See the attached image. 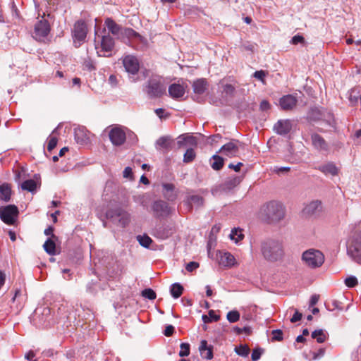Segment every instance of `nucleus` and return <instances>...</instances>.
Masks as SVG:
<instances>
[{
    "label": "nucleus",
    "instance_id": "obj_1",
    "mask_svg": "<svg viewBox=\"0 0 361 361\" xmlns=\"http://www.w3.org/2000/svg\"><path fill=\"white\" fill-rule=\"evenodd\" d=\"M261 252L267 261L276 262L280 260L284 255L283 243L278 240H267L261 244Z\"/></svg>",
    "mask_w": 361,
    "mask_h": 361
},
{
    "label": "nucleus",
    "instance_id": "obj_2",
    "mask_svg": "<svg viewBox=\"0 0 361 361\" xmlns=\"http://www.w3.org/2000/svg\"><path fill=\"white\" fill-rule=\"evenodd\" d=\"M261 214L270 222H278L285 216L283 205L277 201H271L261 209Z\"/></svg>",
    "mask_w": 361,
    "mask_h": 361
},
{
    "label": "nucleus",
    "instance_id": "obj_3",
    "mask_svg": "<svg viewBox=\"0 0 361 361\" xmlns=\"http://www.w3.org/2000/svg\"><path fill=\"white\" fill-rule=\"evenodd\" d=\"M347 253L353 261L361 264V231L355 232L348 241Z\"/></svg>",
    "mask_w": 361,
    "mask_h": 361
},
{
    "label": "nucleus",
    "instance_id": "obj_4",
    "mask_svg": "<svg viewBox=\"0 0 361 361\" xmlns=\"http://www.w3.org/2000/svg\"><path fill=\"white\" fill-rule=\"evenodd\" d=\"M106 217L122 228L127 226L130 221V214L121 207L109 209L106 213Z\"/></svg>",
    "mask_w": 361,
    "mask_h": 361
},
{
    "label": "nucleus",
    "instance_id": "obj_5",
    "mask_svg": "<svg viewBox=\"0 0 361 361\" xmlns=\"http://www.w3.org/2000/svg\"><path fill=\"white\" fill-rule=\"evenodd\" d=\"M50 31L51 26L47 20L42 18L35 24L32 36L35 40L46 43L49 41Z\"/></svg>",
    "mask_w": 361,
    "mask_h": 361
},
{
    "label": "nucleus",
    "instance_id": "obj_6",
    "mask_svg": "<svg viewBox=\"0 0 361 361\" xmlns=\"http://www.w3.org/2000/svg\"><path fill=\"white\" fill-rule=\"evenodd\" d=\"M335 124L332 113L326 110L317 109V131H325L326 128L334 127Z\"/></svg>",
    "mask_w": 361,
    "mask_h": 361
},
{
    "label": "nucleus",
    "instance_id": "obj_7",
    "mask_svg": "<svg viewBox=\"0 0 361 361\" xmlns=\"http://www.w3.org/2000/svg\"><path fill=\"white\" fill-rule=\"evenodd\" d=\"M166 92V87L158 76L149 79L147 86V92L150 97H159Z\"/></svg>",
    "mask_w": 361,
    "mask_h": 361
},
{
    "label": "nucleus",
    "instance_id": "obj_8",
    "mask_svg": "<svg viewBox=\"0 0 361 361\" xmlns=\"http://www.w3.org/2000/svg\"><path fill=\"white\" fill-rule=\"evenodd\" d=\"M18 214V207L15 205L10 204L0 207L1 219L8 225H13Z\"/></svg>",
    "mask_w": 361,
    "mask_h": 361
},
{
    "label": "nucleus",
    "instance_id": "obj_9",
    "mask_svg": "<svg viewBox=\"0 0 361 361\" xmlns=\"http://www.w3.org/2000/svg\"><path fill=\"white\" fill-rule=\"evenodd\" d=\"M109 137L113 145L121 146L126 141V133L124 128L114 126L109 131Z\"/></svg>",
    "mask_w": 361,
    "mask_h": 361
},
{
    "label": "nucleus",
    "instance_id": "obj_10",
    "mask_svg": "<svg viewBox=\"0 0 361 361\" xmlns=\"http://www.w3.org/2000/svg\"><path fill=\"white\" fill-rule=\"evenodd\" d=\"M101 49L97 51L99 56L108 57L111 56V52L114 47V39L109 35H104L101 40Z\"/></svg>",
    "mask_w": 361,
    "mask_h": 361
},
{
    "label": "nucleus",
    "instance_id": "obj_11",
    "mask_svg": "<svg viewBox=\"0 0 361 361\" xmlns=\"http://www.w3.org/2000/svg\"><path fill=\"white\" fill-rule=\"evenodd\" d=\"M73 32L75 43L78 41L80 45L86 38L87 33V28L85 23L83 20L77 21L74 25Z\"/></svg>",
    "mask_w": 361,
    "mask_h": 361
},
{
    "label": "nucleus",
    "instance_id": "obj_12",
    "mask_svg": "<svg viewBox=\"0 0 361 361\" xmlns=\"http://www.w3.org/2000/svg\"><path fill=\"white\" fill-rule=\"evenodd\" d=\"M174 231L173 226L171 224H162L157 226L152 234L161 240H165L171 236Z\"/></svg>",
    "mask_w": 361,
    "mask_h": 361
},
{
    "label": "nucleus",
    "instance_id": "obj_13",
    "mask_svg": "<svg viewBox=\"0 0 361 361\" xmlns=\"http://www.w3.org/2000/svg\"><path fill=\"white\" fill-rule=\"evenodd\" d=\"M123 66L126 71L131 75H135L139 71V62L133 56H126L123 60Z\"/></svg>",
    "mask_w": 361,
    "mask_h": 361
},
{
    "label": "nucleus",
    "instance_id": "obj_14",
    "mask_svg": "<svg viewBox=\"0 0 361 361\" xmlns=\"http://www.w3.org/2000/svg\"><path fill=\"white\" fill-rule=\"evenodd\" d=\"M152 209L157 217H164L168 216L171 209L168 204L162 200L156 201L153 203Z\"/></svg>",
    "mask_w": 361,
    "mask_h": 361
},
{
    "label": "nucleus",
    "instance_id": "obj_15",
    "mask_svg": "<svg viewBox=\"0 0 361 361\" xmlns=\"http://www.w3.org/2000/svg\"><path fill=\"white\" fill-rule=\"evenodd\" d=\"M302 263L312 269L316 268V250L311 248L305 251L301 257Z\"/></svg>",
    "mask_w": 361,
    "mask_h": 361
},
{
    "label": "nucleus",
    "instance_id": "obj_16",
    "mask_svg": "<svg viewBox=\"0 0 361 361\" xmlns=\"http://www.w3.org/2000/svg\"><path fill=\"white\" fill-rule=\"evenodd\" d=\"M297 97L293 94H287L282 97L279 100V105L284 111L293 109L297 104Z\"/></svg>",
    "mask_w": 361,
    "mask_h": 361
},
{
    "label": "nucleus",
    "instance_id": "obj_17",
    "mask_svg": "<svg viewBox=\"0 0 361 361\" xmlns=\"http://www.w3.org/2000/svg\"><path fill=\"white\" fill-rule=\"evenodd\" d=\"M292 129L291 121L288 119L279 120L274 126L275 132L281 135L288 134Z\"/></svg>",
    "mask_w": 361,
    "mask_h": 361
},
{
    "label": "nucleus",
    "instance_id": "obj_18",
    "mask_svg": "<svg viewBox=\"0 0 361 361\" xmlns=\"http://www.w3.org/2000/svg\"><path fill=\"white\" fill-rule=\"evenodd\" d=\"M75 140L80 145L86 144L90 139V133L85 127H78L74 130Z\"/></svg>",
    "mask_w": 361,
    "mask_h": 361
},
{
    "label": "nucleus",
    "instance_id": "obj_19",
    "mask_svg": "<svg viewBox=\"0 0 361 361\" xmlns=\"http://www.w3.org/2000/svg\"><path fill=\"white\" fill-rule=\"evenodd\" d=\"M220 152L229 157H233L238 153V147L235 142L226 143L220 149Z\"/></svg>",
    "mask_w": 361,
    "mask_h": 361
},
{
    "label": "nucleus",
    "instance_id": "obj_20",
    "mask_svg": "<svg viewBox=\"0 0 361 361\" xmlns=\"http://www.w3.org/2000/svg\"><path fill=\"white\" fill-rule=\"evenodd\" d=\"M212 346H208L207 341L202 340L200 342L199 350L202 357L211 360L213 357Z\"/></svg>",
    "mask_w": 361,
    "mask_h": 361
},
{
    "label": "nucleus",
    "instance_id": "obj_21",
    "mask_svg": "<svg viewBox=\"0 0 361 361\" xmlns=\"http://www.w3.org/2000/svg\"><path fill=\"white\" fill-rule=\"evenodd\" d=\"M173 140L169 136H163L159 137L155 144L157 149H171Z\"/></svg>",
    "mask_w": 361,
    "mask_h": 361
},
{
    "label": "nucleus",
    "instance_id": "obj_22",
    "mask_svg": "<svg viewBox=\"0 0 361 361\" xmlns=\"http://www.w3.org/2000/svg\"><path fill=\"white\" fill-rule=\"evenodd\" d=\"M169 93L173 98H180L184 95L185 89L181 85L174 83L169 86Z\"/></svg>",
    "mask_w": 361,
    "mask_h": 361
},
{
    "label": "nucleus",
    "instance_id": "obj_23",
    "mask_svg": "<svg viewBox=\"0 0 361 361\" xmlns=\"http://www.w3.org/2000/svg\"><path fill=\"white\" fill-rule=\"evenodd\" d=\"M235 257L229 252L220 254L219 264L224 267H231L235 264Z\"/></svg>",
    "mask_w": 361,
    "mask_h": 361
},
{
    "label": "nucleus",
    "instance_id": "obj_24",
    "mask_svg": "<svg viewBox=\"0 0 361 361\" xmlns=\"http://www.w3.org/2000/svg\"><path fill=\"white\" fill-rule=\"evenodd\" d=\"M315 211L316 202L312 201L304 207L301 212V216L303 219H308L314 216Z\"/></svg>",
    "mask_w": 361,
    "mask_h": 361
},
{
    "label": "nucleus",
    "instance_id": "obj_25",
    "mask_svg": "<svg viewBox=\"0 0 361 361\" xmlns=\"http://www.w3.org/2000/svg\"><path fill=\"white\" fill-rule=\"evenodd\" d=\"M163 188L164 197L169 201L175 200L177 195L174 190V185L171 183H165L163 185Z\"/></svg>",
    "mask_w": 361,
    "mask_h": 361
},
{
    "label": "nucleus",
    "instance_id": "obj_26",
    "mask_svg": "<svg viewBox=\"0 0 361 361\" xmlns=\"http://www.w3.org/2000/svg\"><path fill=\"white\" fill-rule=\"evenodd\" d=\"M319 171H321L325 175H332L336 176L338 174V169L336 166V165L333 162H329L325 164L319 168Z\"/></svg>",
    "mask_w": 361,
    "mask_h": 361
},
{
    "label": "nucleus",
    "instance_id": "obj_27",
    "mask_svg": "<svg viewBox=\"0 0 361 361\" xmlns=\"http://www.w3.org/2000/svg\"><path fill=\"white\" fill-rule=\"evenodd\" d=\"M207 82L204 79H198L194 81L192 87L195 93L202 94L207 90Z\"/></svg>",
    "mask_w": 361,
    "mask_h": 361
},
{
    "label": "nucleus",
    "instance_id": "obj_28",
    "mask_svg": "<svg viewBox=\"0 0 361 361\" xmlns=\"http://www.w3.org/2000/svg\"><path fill=\"white\" fill-rule=\"evenodd\" d=\"M11 189L8 184L4 183L0 185V200L8 202L11 198Z\"/></svg>",
    "mask_w": 361,
    "mask_h": 361
},
{
    "label": "nucleus",
    "instance_id": "obj_29",
    "mask_svg": "<svg viewBox=\"0 0 361 361\" xmlns=\"http://www.w3.org/2000/svg\"><path fill=\"white\" fill-rule=\"evenodd\" d=\"M240 182L238 177H233L226 180L221 185V189L224 191L230 190L237 186Z\"/></svg>",
    "mask_w": 361,
    "mask_h": 361
},
{
    "label": "nucleus",
    "instance_id": "obj_30",
    "mask_svg": "<svg viewBox=\"0 0 361 361\" xmlns=\"http://www.w3.org/2000/svg\"><path fill=\"white\" fill-rule=\"evenodd\" d=\"M105 25L109 30L114 35H118L121 30V27L111 18H107L105 20Z\"/></svg>",
    "mask_w": 361,
    "mask_h": 361
},
{
    "label": "nucleus",
    "instance_id": "obj_31",
    "mask_svg": "<svg viewBox=\"0 0 361 361\" xmlns=\"http://www.w3.org/2000/svg\"><path fill=\"white\" fill-rule=\"evenodd\" d=\"M44 250L50 255L56 254V245L53 240L48 238L43 245Z\"/></svg>",
    "mask_w": 361,
    "mask_h": 361
},
{
    "label": "nucleus",
    "instance_id": "obj_32",
    "mask_svg": "<svg viewBox=\"0 0 361 361\" xmlns=\"http://www.w3.org/2000/svg\"><path fill=\"white\" fill-rule=\"evenodd\" d=\"M187 204L190 208L193 205L199 207L203 204V199L202 197L199 195H191L188 197L187 200Z\"/></svg>",
    "mask_w": 361,
    "mask_h": 361
},
{
    "label": "nucleus",
    "instance_id": "obj_33",
    "mask_svg": "<svg viewBox=\"0 0 361 361\" xmlns=\"http://www.w3.org/2000/svg\"><path fill=\"white\" fill-rule=\"evenodd\" d=\"M183 288L178 283H173L170 288V293L174 298H178L183 293Z\"/></svg>",
    "mask_w": 361,
    "mask_h": 361
},
{
    "label": "nucleus",
    "instance_id": "obj_34",
    "mask_svg": "<svg viewBox=\"0 0 361 361\" xmlns=\"http://www.w3.org/2000/svg\"><path fill=\"white\" fill-rule=\"evenodd\" d=\"M137 240L142 247L145 248H149L150 245L153 243L152 238L147 235H139L137 236Z\"/></svg>",
    "mask_w": 361,
    "mask_h": 361
},
{
    "label": "nucleus",
    "instance_id": "obj_35",
    "mask_svg": "<svg viewBox=\"0 0 361 361\" xmlns=\"http://www.w3.org/2000/svg\"><path fill=\"white\" fill-rule=\"evenodd\" d=\"M213 161L211 163L212 168L214 170H219L223 167L224 159L219 155H214L212 157Z\"/></svg>",
    "mask_w": 361,
    "mask_h": 361
},
{
    "label": "nucleus",
    "instance_id": "obj_36",
    "mask_svg": "<svg viewBox=\"0 0 361 361\" xmlns=\"http://www.w3.org/2000/svg\"><path fill=\"white\" fill-rule=\"evenodd\" d=\"M326 308L330 311H334L336 310H343V304L336 300H333L326 303Z\"/></svg>",
    "mask_w": 361,
    "mask_h": 361
},
{
    "label": "nucleus",
    "instance_id": "obj_37",
    "mask_svg": "<svg viewBox=\"0 0 361 361\" xmlns=\"http://www.w3.org/2000/svg\"><path fill=\"white\" fill-rule=\"evenodd\" d=\"M36 186L37 185L35 181L32 179L25 180L21 185V188L23 190H27L30 192L35 191L36 189Z\"/></svg>",
    "mask_w": 361,
    "mask_h": 361
},
{
    "label": "nucleus",
    "instance_id": "obj_38",
    "mask_svg": "<svg viewBox=\"0 0 361 361\" xmlns=\"http://www.w3.org/2000/svg\"><path fill=\"white\" fill-rule=\"evenodd\" d=\"M195 152L193 149L189 148L186 150L184 154L183 161L185 163H190L194 160L195 158Z\"/></svg>",
    "mask_w": 361,
    "mask_h": 361
},
{
    "label": "nucleus",
    "instance_id": "obj_39",
    "mask_svg": "<svg viewBox=\"0 0 361 361\" xmlns=\"http://www.w3.org/2000/svg\"><path fill=\"white\" fill-rule=\"evenodd\" d=\"M235 352L240 356L247 357L250 353V348L247 345H240L235 348Z\"/></svg>",
    "mask_w": 361,
    "mask_h": 361
},
{
    "label": "nucleus",
    "instance_id": "obj_40",
    "mask_svg": "<svg viewBox=\"0 0 361 361\" xmlns=\"http://www.w3.org/2000/svg\"><path fill=\"white\" fill-rule=\"evenodd\" d=\"M226 318L231 323L236 322L240 319V313L237 310H232L227 313Z\"/></svg>",
    "mask_w": 361,
    "mask_h": 361
},
{
    "label": "nucleus",
    "instance_id": "obj_41",
    "mask_svg": "<svg viewBox=\"0 0 361 361\" xmlns=\"http://www.w3.org/2000/svg\"><path fill=\"white\" fill-rule=\"evenodd\" d=\"M230 238L235 243H238L240 240H241L243 238V235L241 233V230L234 228L231 231Z\"/></svg>",
    "mask_w": 361,
    "mask_h": 361
},
{
    "label": "nucleus",
    "instance_id": "obj_42",
    "mask_svg": "<svg viewBox=\"0 0 361 361\" xmlns=\"http://www.w3.org/2000/svg\"><path fill=\"white\" fill-rule=\"evenodd\" d=\"M180 350L179 351L180 357H185L190 354V344L188 343H182L180 345Z\"/></svg>",
    "mask_w": 361,
    "mask_h": 361
},
{
    "label": "nucleus",
    "instance_id": "obj_43",
    "mask_svg": "<svg viewBox=\"0 0 361 361\" xmlns=\"http://www.w3.org/2000/svg\"><path fill=\"white\" fill-rule=\"evenodd\" d=\"M57 137L53 135H50L48 138L47 149L51 152L54 149L57 145Z\"/></svg>",
    "mask_w": 361,
    "mask_h": 361
},
{
    "label": "nucleus",
    "instance_id": "obj_44",
    "mask_svg": "<svg viewBox=\"0 0 361 361\" xmlns=\"http://www.w3.org/2000/svg\"><path fill=\"white\" fill-rule=\"evenodd\" d=\"M327 152L329 150V145L320 136L317 135V148Z\"/></svg>",
    "mask_w": 361,
    "mask_h": 361
},
{
    "label": "nucleus",
    "instance_id": "obj_45",
    "mask_svg": "<svg viewBox=\"0 0 361 361\" xmlns=\"http://www.w3.org/2000/svg\"><path fill=\"white\" fill-rule=\"evenodd\" d=\"M345 284L349 288H353L357 285V279L355 276H350L345 279Z\"/></svg>",
    "mask_w": 361,
    "mask_h": 361
},
{
    "label": "nucleus",
    "instance_id": "obj_46",
    "mask_svg": "<svg viewBox=\"0 0 361 361\" xmlns=\"http://www.w3.org/2000/svg\"><path fill=\"white\" fill-rule=\"evenodd\" d=\"M142 295L149 300H154L156 298L155 292L150 288H147L142 290Z\"/></svg>",
    "mask_w": 361,
    "mask_h": 361
},
{
    "label": "nucleus",
    "instance_id": "obj_47",
    "mask_svg": "<svg viewBox=\"0 0 361 361\" xmlns=\"http://www.w3.org/2000/svg\"><path fill=\"white\" fill-rule=\"evenodd\" d=\"M328 333L322 329H317V343H323L328 337Z\"/></svg>",
    "mask_w": 361,
    "mask_h": 361
},
{
    "label": "nucleus",
    "instance_id": "obj_48",
    "mask_svg": "<svg viewBox=\"0 0 361 361\" xmlns=\"http://www.w3.org/2000/svg\"><path fill=\"white\" fill-rule=\"evenodd\" d=\"M233 331L236 334H241L243 333H245V334L249 335L252 332L251 328L250 326H245L243 328H240V327L236 326L233 329Z\"/></svg>",
    "mask_w": 361,
    "mask_h": 361
},
{
    "label": "nucleus",
    "instance_id": "obj_49",
    "mask_svg": "<svg viewBox=\"0 0 361 361\" xmlns=\"http://www.w3.org/2000/svg\"><path fill=\"white\" fill-rule=\"evenodd\" d=\"M256 44L250 42H246L243 44L242 49L245 51L253 52L255 51Z\"/></svg>",
    "mask_w": 361,
    "mask_h": 361
},
{
    "label": "nucleus",
    "instance_id": "obj_50",
    "mask_svg": "<svg viewBox=\"0 0 361 361\" xmlns=\"http://www.w3.org/2000/svg\"><path fill=\"white\" fill-rule=\"evenodd\" d=\"M262 351L261 348L254 349L251 355L252 361H257L260 358Z\"/></svg>",
    "mask_w": 361,
    "mask_h": 361
},
{
    "label": "nucleus",
    "instance_id": "obj_51",
    "mask_svg": "<svg viewBox=\"0 0 361 361\" xmlns=\"http://www.w3.org/2000/svg\"><path fill=\"white\" fill-rule=\"evenodd\" d=\"M272 339L274 341H281L283 339V332L281 330L276 329L272 331Z\"/></svg>",
    "mask_w": 361,
    "mask_h": 361
},
{
    "label": "nucleus",
    "instance_id": "obj_52",
    "mask_svg": "<svg viewBox=\"0 0 361 361\" xmlns=\"http://www.w3.org/2000/svg\"><path fill=\"white\" fill-rule=\"evenodd\" d=\"M199 266V263L196 262H190L186 264L185 269L189 272H192V271L198 268Z\"/></svg>",
    "mask_w": 361,
    "mask_h": 361
},
{
    "label": "nucleus",
    "instance_id": "obj_53",
    "mask_svg": "<svg viewBox=\"0 0 361 361\" xmlns=\"http://www.w3.org/2000/svg\"><path fill=\"white\" fill-rule=\"evenodd\" d=\"M324 259L325 257L324 254L317 250V267H321L324 264Z\"/></svg>",
    "mask_w": 361,
    "mask_h": 361
},
{
    "label": "nucleus",
    "instance_id": "obj_54",
    "mask_svg": "<svg viewBox=\"0 0 361 361\" xmlns=\"http://www.w3.org/2000/svg\"><path fill=\"white\" fill-rule=\"evenodd\" d=\"M315 304H316V295H313L311 297L310 304V308L311 309V311L313 314H316Z\"/></svg>",
    "mask_w": 361,
    "mask_h": 361
},
{
    "label": "nucleus",
    "instance_id": "obj_55",
    "mask_svg": "<svg viewBox=\"0 0 361 361\" xmlns=\"http://www.w3.org/2000/svg\"><path fill=\"white\" fill-rule=\"evenodd\" d=\"M307 119L310 122H314L316 117H315V110L314 109H311L310 111L307 113Z\"/></svg>",
    "mask_w": 361,
    "mask_h": 361
},
{
    "label": "nucleus",
    "instance_id": "obj_56",
    "mask_svg": "<svg viewBox=\"0 0 361 361\" xmlns=\"http://www.w3.org/2000/svg\"><path fill=\"white\" fill-rule=\"evenodd\" d=\"M303 41H304L303 37H302L300 35H295L294 37H292L290 42L293 44H298L299 43L303 42Z\"/></svg>",
    "mask_w": 361,
    "mask_h": 361
},
{
    "label": "nucleus",
    "instance_id": "obj_57",
    "mask_svg": "<svg viewBox=\"0 0 361 361\" xmlns=\"http://www.w3.org/2000/svg\"><path fill=\"white\" fill-rule=\"evenodd\" d=\"M174 332V326L172 325H167L164 330V335L166 336H171Z\"/></svg>",
    "mask_w": 361,
    "mask_h": 361
},
{
    "label": "nucleus",
    "instance_id": "obj_58",
    "mask_svg": "<svg viewBox=\"0 0 361 361\" xmlns=\"http://www.w3.org/2000/svg\"><path fill=\"white\" fill-rule=\"evenodd\" d=\"M301 318H302V314L300 312H299L298 310H295V314L290 319V322L292 323H295L296 322L300 321L301 319Z\"/></svg>",
    "mask_w": 361,
    "mask_h": 361
},
{
    "label": "nucleus",
    "instance_id": "obj_59",
    "mask_svg": "<svg viewBox=\"0 0 361 361\" xmlns=\"http://www.w3.org/2000/svg\"><path fill=\"white\" fill-rule=\"evenodd\" d=\"M164 113H165V111L164 109H161V108H159V109H155V114L156 115L160 118H165L166 117H168L169 115H164Z\"/></svg>",
    "mask_w": 361,
    "mask_h": 361
},
{
    "label": "nucleus",
    "instance_id": "obj_60",
    "mask_svg": "<svg viewBox=\"0 0 361 361\" xmlns=\"http://www.w3.org/2000/svg\"><path fill=\"white\" fill-rule=\"evenodd\" d=\"M11 13H12V16L16 19H18L20 16H19V11L17 8V7L16 6V5L14 4V3H12V6H11Z\"/></svg>",
    "mask_w": 361,
    "mask_h": 361
},
{
    "label": "nucleus",
    "instance_id": "obj_61",
    "mask_svg": "<svg viewBox=\"0 0 361 361\" xmlns=\"http://www.w3.org/2000/svg\"><path fill=\"white\" fill-rule=\"evenodd\" d=\"M265 75H266V74L264 71H255L254 73V77L260 80H263Z\"/></svg>",
    "mask_w": 361,
    "mask_h": 361
},
{
    "label": "nucleus",
    "instance_id": "obj_62",
    "mask_svg": "<svg viewBox=\"0 0 361 361\" xmlns=\"http://www.w3.org/2000/svg\"><path fill=\"white\" fill-rule=\"evenodd\" d=\"M133 176L132 169L130 167L125 168L123 171V177L126 178H131Z\"/></svg>",
    "mask_w": 361,
    "mask_h": 361
},
{
    "label": "nucleus",
    "instance_id": "obj_63",
    "mask_svg": "<svg viewBox=\"0 0 361 361\" xmlns=\"http://www.w3.org/2000/svg\"><path fill=\"white\" fill-rule=\"evenodd\" d=\"M224 91L227 94H232L234 91V87L230 84H227L224 87Z\"/></svg>",
    "mask_w": 361,
    "mask_h": 361
},
{
    "label": "nucleus",
    "instance_id": "obj_64",
    "mask_svg": "<svg viewBox=\"0 0 361 361\" xmlns=\"http://www.w3.org/2000/svg\"><path fill=\"white\" fill-rule=\"evenodd\" d=\"M270 107V104L269 103L266 101V100H263L262 101V102L260 103V109L263 111H266L267 109H269Z\"/></svg>",
    "mask_w": 361,
    "mask_h": 361
}]
</instances>
